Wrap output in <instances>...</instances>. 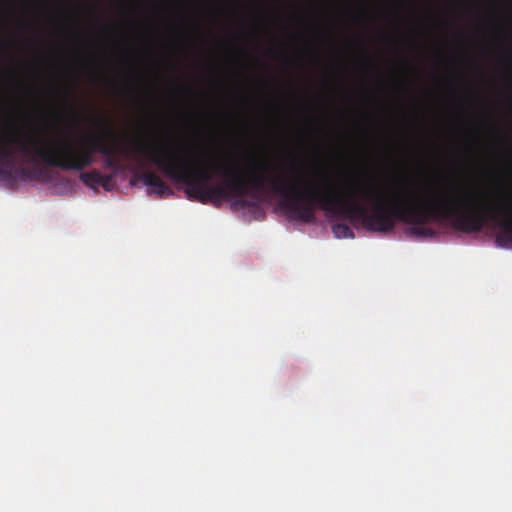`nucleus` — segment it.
<instances>
[{
  "label": "nucleus",
  "instance_id": "nucleus-3",
  "mask_svg": "<svg viewBox=\"0 0 512 512\" xmlns=\"http://www.w3.org/2000/svg\"><path fill=\"white\" fill-rule=\"evenodd\" d=\"M97 122L102 126V134H87L77 143L65 140L43 146L30 135H25L24 140L13 136L8 143L14 144L28 162H35L39 158L49 166L62 170L82 171L94 163V153L98 152L105 156V167L116 170L119 167L116 156L123 151L110 141L114 138V131L107 120L99 118Z\"/></svg>",
  "mask_w": 512,
  "mask_h": 512
},
{
  "label": "nucleus",
  "instance_id": "nucleus-4",
  "mask_svg": "<svg viewBox=\"0 0 512 512\" xmlns=\"http://www.w3.org/2000/svg\"><path fill=\"white\" fill-rule=\"evenodd\" d=\"M40 169L31 170L23 165H17L13 152L3 142H0V182L14 183L17 178L35 179L41 174Z\"/></svg>",
  "mask_w": 512,
  "mask_h": 512
},
{
  "label": "nucleus",
  "instance_id": "nucleus-2",
  "mask_svg": "<svg viewBox=\"0 0 512 512\" xmlns=\"http://www.w3.org/2000/svg\"><path fill=\"white\" fill-rule=\"evenodd\" d=\"M131 150L155 164L171 180L183 183L187 197L203 204L221 199L244 197L252 191L263 189L268 182L270 189L282 198L280 207L295 220L283 207L284 196L274 189V181L291 187L294 193L305 194L315 190L309 186L304 191H300L286 177H268L263 173L268 170V166L250 156L247 159L252 173L247 178L244 170L239 167L213 165L210 166V170L204 169L198 161L190 157V150L184 146L178 145L176 149H171L158 142L137 141L132 144Z\"/></svg>",
  "mask_w": 512,
  "mask_h": 512
},
{
  "label": "nucleus",
  "instance_id": "nucleus-8",
  "mask_svg": "<svg viewBox=\"0 0 512 512\" xmlns=\"http://www.w3.org/2000/svg\"><path fill=\"white\" fill-rule=\"evenodd\" d=\"M113 179H114L113 175L102 174V179H101V183L99 184V186H102L105 190H111L112 184H113Z\"/></svg>",
  "mask_w": 512,
  "mask_h": 512
},
{
  "label": "nucleus",
  "instance_id": "nucleus-5",
  "mask_svg": "<svg viewBox=\"0 0 512 512\" xmlns=\"http://www.w3.org/2000/svg\"><path fill=\"white\" fill-rule=\"evenodd\" d=\"M135 177L148 187L149 195L155 194L158 197H164L173 194L171 188L153 171L145 170Z\"/></svg>",
  "mask_w": 512,
  "mask_h": 512
},
{
  "label": "nucleus",
  "instance_id": "nucleus-1",
  "mask_svg": "<svg viewBox=\"0 0 512 512\" xmlns=\"http://www.w3.org/2000/svg\"><path fill=\"white\" fill-rule=\"evenodd\" d=\"M323 184L305 194L274 181L273 187L284 196L282 205L290 215L304 223L315 220V209L339 214L353 225L368 231L388 233L393 231L396 220L412 224L411 233L419 237H433L435 232L425 225L431 220H451L454 229L463 233H477L488 219L500 229L496 236L498 245L512 247V202L486 190H463L455 186L427 187L424 197L394 195L384 203L377 187L369 184L354 189L349 200L344 201L328 177Z\"/></svg>",
  "mask_w": 512,
  "mask_h": 512
},
{
  "label": "nucleus",
  "instance_id": "nucleus-6",
  "mask_svg": "<svg viewBox=\"0 0 512 512\" xmlns=\"http://www.w3.org/2000/svg\"><path fill=\"white\" fill-rule=\"evenodd\" d=\"M102 179V173L98 170H92L90 172H83L80 174V180L87 186L95 188L99 186Z\"/></svg>",
  "mask_w": 512,
  "mask_h": 512
},
{
  "label": "nucleus",
  "instance_id": "nucleus-7",
  "mask_svg": "<svg viewBox=\"0 0 512 512\" xmlns=\"http://www.w3.org/2000/svg\"><path fill=\"white\" fill-rule=\"evenodd\" d=\"M332 231L337 238H352L353 232L345 223H336L332 225Z\"/></svg>",
  "mask_w": 512,
  "mask_h": 512
},
{
  "label": "nucleus",
  "instance_id": "nucleus-9",
  "mask_svg": "<svg viewBox=\"0 0 512 512\" xmlns=\"http://www.w3.org/2000/svg\"><path fill=\"white\" fill-rule=\"evenodd\" d=\"M240 204H241L242 206H249V205H250V202H249V201H247V200H241V201H240Z\"/></svg>",
  "mask_w": 512,
  "mask_h": 512
}]
</instances>
